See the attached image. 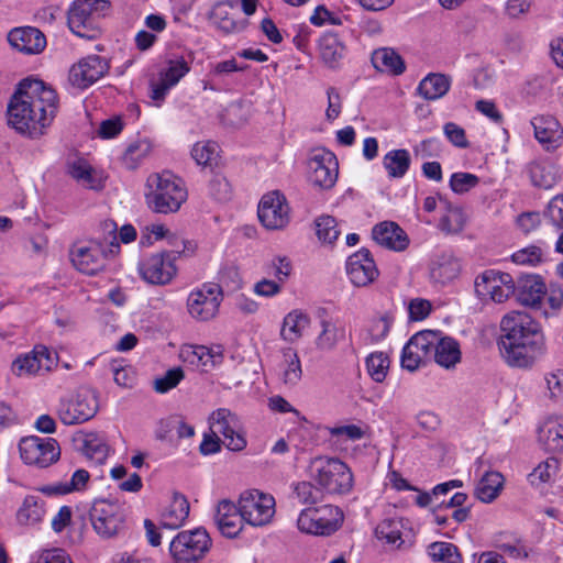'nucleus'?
I'll use <instances>...</instances> for the list:
<instances>
[{"mask_svg": "<svg viewBox=\"0 0 563 563\" xmlns=\"http://www.w3.org/2000/svg\"><path fill=\"white\" fill-rule=\"evenodd\" d=\"M58 111V97L52 86L37 78L21 80L8 103V124L16 132L36 139L44 134Z\"/></svg>", "mask_w": 563, "mask_h": 563, "instance_id": "1", "label": "nucleus"}, {"mask_svg": "<svg viewBox=\"0 0 563 563\" xmlns=\"http://www.w3.org/2000/svg\"><path fill=\"white\" fill-rule=\"evenodd\" d=\"M498 342L501 356L512 367L527 368L544 353L540 324L527 312L511 311L500 322Z\"/></svg>", "mask_w": 563, "mask_h": 563, "instance_id": "2", "label": "nucleus"}, {"mask_svg": "<svg viewBox=\"0 0 563 563\" xmlns=\"http://www.w3.org/2000/svg\"><path fill=\"white\" fill-rule=\"evenodd\" d=\"M310 470L312 478L329 494H347L353 487L351 470L336 457H317Z\"/></svg>", "mask_w": 563, "mask_h": 563, "instance_id": "3", "label": "nucleus"}, {"mask_svg": "<svg viewBox=\"0 0 563 563\" xmlns=\"http://www.w3.org/2000/svg\"><path fill=\"white\" fill-rule=\"evenodd\" d=\"M110 9L108 0H75L68 9V26L79 37L96 38L99 20Z\"/></svg>", "mask_w": 563, "mask_h": 563, "instance_id": "4", "label": "nucleus"}, {"mask_svg": "<svg viewBox=\"0 0 563 563\" xmlns=\"http://www.w3.org/2000/svg\"><path fill=\"white\" fill-rule=\"evenodd\" d=\"M125 511L118 501L96 499L89 510L95 532L102 539L114 538L125 528Z\"/></svg>", "mask_w": 563, "mask_h": 563, "instance_id": "5", "label": "nucleus"}, {"mask_svg": "<svg viewBox=\"0 0 563 563\" xmlns=\"http://www.w3.org/2000/svg\"><path fill=\"white\" fill-rule=\"evenodd\" d=\"M342 520L343 514L336 506L307 507L299 514L297 527L307 534L330 536L340 528Z\"/></svg>", "mask_w": 563, "mask_h": 563, "instance_id": "6", "label": "nucleus"}, {"mask_svg": "<svg viewBox=\"0 0 563 563\" xmlns=\"http://www.w3.org/2000/svg\"><path fill=\"white\" fill-rule=\"evenodd\" d=\"M222 301V286L216 283H205L189 294L187 310L192 319L208 322L218 316Z\"/></svg>", "mask_w": 563, "mask_h": 563, "instance_id": "7", "label": "nucleus"}, {"mask_svg": "<svg viewBox=\"0 0 563 563\" xmlns=\"http://www.w3.org/2000/svg\"><path fill=\"white\" fill-rule=\"evenodd\" d=\"M475 294L482 301L504 302L515 294L516 286L510 274L487 269L474 283Z\"/></svg>", "mask_w": 563, "mask_h": 563, "instance_id": "8", "label": "nucleus"}, {"mask_svg": "<svg viewBox=\"0 0 563 563\" xmlns=\"http://www.w3.org/2000/svg\"><path fill=\"white\" fill-rule=\"evenodd\" d=\"M98 408V393L91 388H80L71 399L60 404L58 416L64 424H78L93 418Z\"/></svg>", "mask_w": 563, "mask_h": 563, "instance_id": "9", "label": "nucleus"}, {"mask_svg": "<svg viewBox=\"0 0 563 563\" xmlns=\"http://www.w3.org/2000/svg\"><path fill=\"white\" fill-rule=\"evenodd\" d=\"M210 431L223 437V444L231 451L246 446L243 426L239 417L228 408H219L209 417Z\"/></svg>", "mask_w": 563, "mask_h": 563, "instance_id": "10", "label": "nucleus"}, {"mask_svg": "<svg viewBox=\"0 0 563 563\" xmlns=\"http://www.w3.org/2000/svg\"><path fill=\"white\" fill-rule=\"evenodd\" d=\"M240 511L245 521L254 527L269 523L275 514V499L257 489L245 490L239 499Z\"/></svg>", "mask_w": 563, "mask_h": 563, "instance_id": "11", "label": "nucleus"}, {"mask_svg": "<svg viewBox=\"0 0 563 563\" xmlns=\"http://www.w3.org/2000/svg\"><path fill=\"white\" fill-rule=\"evenodd\" d=\"M21 459L30 465L46 467L58 460L60 451L52 438L26 437L19 444Z\"/></svg>", "mask_w": 563, "mask_h": 563, "instance_id": "12", "label": "nucleus"}, {"mask_svg": "<svg viewBox=\"0 0 563 563\" xmlns=\"http://www.w3.org/2000/svg\"><path fill=\"white\" fill-rule=\"evenodd\" d=\"M261 223L268 230H282L290 221V208L287 199L278 190L265 194L257 210Z\"/></svg>", "mask_w": 563, "mask_h": 563, "instance_id": "13", "label": "nucleus"}, {"mask_svg": "<svg viewBox=\"0 0 563 563\" xmlns=\"http://www.w3.org/2000/svg\"><path fill=\"white\" fill-rule=\"evenodd\" d=\"M56 357L46 346H35L31 352L19 355L11 365V372L16 377L41 376L56 366Z\"/></svg>", "mask_w": 563, "mask_h": 563, "instance_id": "14", "label": "nucleus"}, {"mask_svg": "<svg viewBox=\"0 0 563 563\" xmlns=\"http://www.w3.org/2000/svg\"><path fill=\"white\" fill-rule=\"evenodd\" d=\"M178 358L192 368L208 373L223 363L224 350L222 345L183 344L178 351Z\"/></svg>", "mask_w": 563, "mask_h": 563, "instance_id": "15", "label": "nucleus"}, {"mask_svg": "<svg viewBox=\"0 0 563 563\" xmlns=\"http://www.w3.org/2000/svg\"><path fill=\"white\" fill-rule=\"evenodd\" d=\"M74 267L87 275H95L104 266V251L100 242L91 240L76 242L69 250Z\"/></svg>", "mask_w": 563, "mask_h": 563, "instance_id": "16", "label": "nucleus"}, {"mask_svg": "<svg viewBox=\"0 0 563 563\" xmlns=\"http://www.w3.org/2000/svg\"><path fill=\"white\" fill-rule=\"evenodd\" d=\"M338 161L335 155L324 148L313 151L309 159L310 181L320 188L329 189L338 178Z\"/></svg>", "mask_w": 563, "mask_h": 563, "instance_id": "17", "label": "nucleus"}, {"mask_svg": "<svg viewBox=\"0 0 563 563\" xmlns=\"http://www.w3.org/2000/svg\"><path fill=\"white\" fill-rule=\"evenodd\" d=\"M210 545L211 539L203 528L178 532V563H197Z\"/></svg>", "mask_w": 563, "mask_h": 563, "instance_id": "18", "label": "nucleus"}, {"mask_svg": "<svg viewBox=\"0 0 563 563\" xmlns=\"http://www.w3.org/2000/svg\"><path fill=\"white\" fill-rule=\"evenodd\" d=\"M108 62L98 55H89L73 65L69 80L73 86L85 89L95 84L108 71Z\"/></svg>", "mask_w": 563, "mask_h": 563, "instance_id": "19", "label": "nucleus"}, {"mask_svg": "<svg viewBox=\"0 0 563 563\" xmlns=\"http://www.w3.org/2000/svg\"><path fill=\"white\" fill-rule=\"evenodd\" d=\"M140 272L151 284H167L176 274V255L173 251L153 255L142 263Z\"/></svg>", "mask_w": 563, "mask_h": 563, "instance_id": "20", "label": "nucleus"}, {"mask_svg": "<svg viewBox=\"0 0 563 563\" xmlns=\"http://www.w3.org/2000/svg\"><path fill=\"white\" fill-rule=\"evenodd\" d=\"M346 274L351 283L357 287H365L377 278L378 269L368 250L361 249L349 256Z\"/></svg>", "mask_w": 563, "mask_h": 563, "instance_id": "21", "label": "nucleus"}, {"mask_svg": "<svg viewBox=\"0 0 563 563\" xmlns=\"http://www.w3.org/2000/svg\"><path fill=\"white\" fill-rule=\"evenodd\" d=\"M318 317L320 332L314 339L316 349L323 353L332 352L339 343L345 340V327L338 320L330 318L325 309H319Z\"/></svg>", "mask_w": 563, "mask_h": 563, "instance_id": "22", "label": "nucleus"}, {"mask_svg": "<svg viewBox=\"0 0 563 563\" xmlns=\"http://www.w3.org/2000/svg\"><path fill=\"white\" fill-rule=\"evenodd\" d=\"M8 41L13 48L26 55L38 54L46 46L45 35L38 29L32 26L11 30L8 34Z\"/></svg>", "mask_w": 563, "mask_h": 563, "instance_id": "23", "label": "nucleus"}, {"mask_svg": "<svg viewBox=\"0 0 563 563\" xmlns=\"http://www.w3.org/2000/svg\"><path fill=\"white\" fill-rule=\"evenodd\" d=\"M214 521L222 536L235 538L241 532L245 519L239 506L223 499L218 504Z\"/></svg>", "mask_w": 563, "mask_h": 563, "instance_id": "24", "label": "nucleus"}, {"mask_svg": "<svg viewBox=\"0 0 563 563\" xmlns=\"http://www.w3.org/2000/svg\"><path fill=\"white\" fill-rule=\"evenodd\" d=\"M372 236L378 244L396 252H401L409 245L407 233L393 221L376 224L372 230Z\"/></svg>", "mask_w": 563, "mask_h": 563, "instance_id": "25", "label": "nucleus"}, {"mask_svg": "<svg viewBox=\"0 0 563 563\" xmlns=\"http://www.w3.org/2000/svg\"><path fill=\"white\" fill-rule=\"evenodd\" d=\"M461 268L459 258L450 253H443L431 262L429 277L434 285L444 286L460 275Z\"/></svg>", "mask_w": 563, "mask_h": 563, "instance_id": "26", "label": "nucleus"}, {"mask_svg": "<svg viewBox=\"0 0 563 563\" xmlns=\"http://www.w3.org/2000/svg\"><path fill=\"white\" fill-rule=\"evenodd\" d=\"M517 299L523 305L533 309H540L542 300L547 295L545 284L539 276L529 275L521 277L516 287Z\"/></svg>", "mask_w": 563, "mask_h": 563, "instance_id": "27", "label": "nucleus"}, {"mask_svg": "<svg viewBox=\"0 0 563 563\" xmlns=\"http://www.w3.org/2000/svg\"><path fill=\"white\" fill-rule=\"evenodd\" d=\"M319 53L327 67L336 69L346 55V46L338 34L325 32L319 40Z\"/></svg>", "mask_w": 563, "mask_h": 563, "instance_id": "28", "label": "nucleus"}, {"mask_svg": "<svg viewBox=\"0 0 563 563\" xmlns=\"http://www.w3.org/2000/svg\"><path fill=\"white\" fill-rule=\"evenodd\" d=\"M69 175L82 187L100 190L104 185V176L95 169L86 159L76 158L68 163Z\"/></svg>", "mask_w": 563, "mask_h": 563, "instance_id": "29", "label": "nucleus"}, {"mask_svg": "<svg viewBox=\"0 0 563 563\" xmlns=\"http://www.w3.org/2000/svg\"><path fill=\"white\" fill-rule=\"evenodd\" d=\"M78 449L92 463L103 464L109 455L110 448L106 438L97 432L86 433L77 440Z\"/></svg>", "mask_w": 563, "mask_h": 563, "instance_id": "30", "label": "nucleus"}, {"mask_svg": "<svg viewBox=\"0 0 563 563\" xmlns=\"http://www.w3.org/2000/svg\"><path fill=\"white\" fill-rule=\"evenodd\" d=\"M539 441L549 452L563 450V417H551L539 428Z\"/></svg>", "mask_w": 563, "mask_h": 563, "instance_id": "31", "label": "nucleus"}, {"mask_svg": "<svg viewBox=\"0 0 563 563\" xmlns=\"http://www.w3.org/2000/svg\"><path fill=\"white\" fill-rule=\"evenodd\" d=\"M432 360L446 369L455 367L461 362V350L457 341L439 335Z\"/></svg>", "mask_w": 563, "mask_h": 563, "instance_id": "32", "label": "nucleus"}, {"mask_svg": "<svg viewBox=\"0 0 563 563\" xmlns=\"http://www.w3.org/2000/svg\"><path fill=\"white\" fill-rule=\"evenodd\" d=\"M176 84V64L169 60L167 68L162 69L150 82V98L157 104L164 100L170 88Z\"/></svg>", "mask_w": 563, "mask_h": 563, "instance_id": "33", "label": "nucleus"}, {"mask_svg": "<svg viewBox=\"0 0 563 563\" xmlns=\"http://www.w3.org/2000/svg\"><path fill=\"white\" fill-rule=\"evenodd\" d=\"M211 23L225 34L241 31L244 25L233 16V7L229 2L217 3L210 13Z\"/></svg>", "mask_w": 563, "mask_h": 563, "instance_id": "34", "label": "nucleus"}, {"mask_svg": "<svg viewBox=\"0 0 563 563\" xmlns=\"http://www.w3.org/2000/svg\"><path fill=\"white\" fill-rule=\"evenodd\" d=\"M534 136L541 144H552L556 142L562 130L559 121L552 115H538L531 120Z\"/></svg>", "mask_w": 563, "mask_h": 563, "instance_id": "35", "label": "nucleus"}, {"mask_svg": "<svg viewBox=\"0 0 563 563\" xmlns=\"http://www.w3.org/2000/svg\"><path fill=\"white\" fill-rule=\"evenodd\" d=\"M450 77L443 74H429L418 86V92L426 100H437L446 95L450 89Z\"/></svg>", "mask_w": 563, "mask_h": 563, "instance_id": "36", "label": "nucleus"}, {"mask_svg": "<svg viewBox=\"0 0 563 563\" xmlns=\"http://www.w3.org/2000/svg\"><path fill=\"white\" fill-rule=\"evenodd\" d=\"M372 64L377 70L391 75H400L406 68L400 55L391 48L376 49L372 55Z\"/></svg>", "mask_w": 563, "mask_h": 563, "instance_id": "37", "label": "nucleus"}, {"mask_svg": "<svg viewBox=\"0 0 563 563\" xmlns=\"http://www.w3.org/2000/svg\"><path fill=\"white\" fill-rule=\"evenodd\" d=\"M503 475L498 472H486L475 488V496L483 503H492L503 488Z\"/></svg>", "mask_w": 563, "mask_h": 563, "instance_id": "38", "label": "nucleus"}, {"mask_svg": "<svg viewBox=\"0 0 563 563\" xmlns=\"http://www.w3.org/2000/svg\"><path fill=\"white\" fill-rule=\"evenodd\" d=\"M309 323L310 319L306 313L292 310L284 318L280 335L288 342H295L302 335Z\"/></svg>", "mask_w": 563, "mask_h": 563, "instance_id": "39", "label": "nucleus"}, {"mask_svg": "<svg viewBox=\"0 0 563 563\" xmlns=\"http://www.w3.org/2000/svg\"><path fill=\"white\" fill-rule=\"evenodd\" d=\"M411 164L407 150L389 151L383 158V165L390 178H401L406 175Z\"/></svg>", "mask_w": 563, "mask_h": 563, "instance_id": "40", "label": "nucleus"}, {"mask_svg": "<svg viewBox=\"0 0 563 563\" xmlns=\"http://www.w3.org/2000/svg\"><path fill=\"white\" fill-rule=\"evenodd\" d=\"M45 515L43 500L37 496H26L16 512V519L22 525H35Z\"/></svg>", "mask_w": 563, "mask_h": 563, "instance_id": "41", "label": "nucleus"}, {"mask_svg": "<svg viewBox=\"0 0 563 563\" xmlns=\"http://www.w3.org/2000/svg\"><path fill=\"white\" fill-rule=\"evenodd\" d=\"M404 522L398 518H387L379 522L375 529L377 539L386 541L388 544L400 548L404 543L401 539V530Z\"/></svg>", "mask_w": 563, "mask_h": 563, "instance_id": "42", "label": "nucleus"}, {"mask_svg": "<svg viewBox=\"0 0 563 563\" xmlns=\"http://www.w3.org/2000/svg\"><path fill=\"white\" fill-rule=\"evenodd\" d=\"M528 170L532 184L537 187L549 189L556 183V173L550 163H531Z\"/></svg>", "mask_w": 563, "mask_h": 563, "instance_id": "43", "label": "nucleus"}, {"mask_svg": "<svg viewBox=\"0 0 563 563\" xmlns=\"http://www.w3.org/2000/svg\"><path fill=\"white\" fill-rule=\"evenodd\" d=\"M152 148V143L146 139L131 143L123 155L125 167L135 169L151 154Z\"/></svg>", "mask_w": 563, "mask_h": 563, "instance_id": "44", "label": "nucleus"}, {"mask_svg": "<svg viewBox=\"0 0 563 563\" xmlns=\"http://www.w3.org/2000/svg\"><path fill=\"white\" fill-rule=\"evenodd\" d=\"M559 471V461L555 457H549L541 462L528 475V479L532 486L539 487L549 483Z\"/></svg>", "mask_w": 563, "mask_h": 563, "instance_id": "45", "label": "nucleus"}, {"mask_svg": "<svg viewBox=\"0 0 563 563\" xmlns=\"http://www.w3.org/2000/svg\"><path fill=\"white\" fill-rule=\"evenodd\" d=\"M286 367L283 372V382L288 386H296L302 376V368L297 352L292 349L284 351Z\"/></svg>", "mask_w": 563, "mask_h": 563, "instance_id": "46", "label": "nucleus"}, {"mask_svg": "<svg viewBox=\"0 0 563 563\" xmlns=\"http://www.w3.org/2000/svg\"><path fill=\"white\" fill-rule=\"evenodd\" d=\"M440 332L432 330H424L411 336L410 341L412 346L420 352L427 362L432 360L435 344L438 342Z\"/></svg>", "mask_w": 563, "mask_h": 563, "instance_id": "47", "label": "nucleus"}, {"mask_svg": "<svg viewBox=\"0 0 563 563\" xmlns=\"http://www.w3.org/2000/svg\"><path fill=\"white\" fill-rule=\"evenodd\" d=\"M428 554L443 563H462V556L457 548L449 542H434L428 547Z\"/></svg>", "mask_w": 563, "mask_h": 563, "instance_id": "48", "label": "nucleus"}, {"mask_svg": "<svg viewBox=\"0 0 563 563\" xmlns=\"http://www.w3.org/2000/svg\"><path fill=\"white\" fill-rule=\"evenodd\" d=\"M89 477V473L86 470L80 468L73 474L70 481L49 486L47 489L49 493L56 495H65L71 492H78L86 487Z\"/></svg>", "mask_w": 563, "mask_h": 563, "instance_id": "49", "label": "nucleus"}, {"mask_svg": "<svg viewBox=\"0 0 563 563\" xmlns=\"http://www.w3.org/2000/svg\"><path fill=\"white\" fill-rule=\"evenodd\" d=\"M389 367V358L383 352H375L367 356L366 368L368 375L377 383L384 382Z\"/></svg>", "mask_w": 563, "mask_h": 563, "instance_id": "50", "label": "nucleus"}, {"mask_svg": "<svg viewBox=\"0 0 563 563\" xmlns=\"http://www.w3.org/2000/svg\"><path fill=\"white\" fill-rule=\"evenodd\" d=\"M314 223L317 236L324 243H333L341 233L336 220L331 216H321Z\"/></svg>", "mask_w": 563, "mask_h": 563, "instance_id": "51", "label": "nucleus"}, {"mask_svg": "<svg viewBox=\"0 0 563 563\" xmlns=\"http://www.w3.org/2000/svg\"><path fill=\"white\" fill-rule=\"evenodd\" d=\"M264 269L268 276L275 278L274 280L284 285L291 274L292 266L288 257L276 256L265 265Z\"/></svg>", "mask_w": 563, "mask_h": 563, "instance_id": "52", "label": "nucleus"}, {"mask_svg": "<svg viewBox=\"0 0 563 563\" xmlns=\"http://www.w3.org/2000/svg\"><path fill=\"white\" fill-rule=\"evenodd\" d=\"M147 191L164 192L174 195L176 191V183L172 172H163L161 174H152L146 181Z\"/></svg>", "mask_w": 563, "mask_h": 563, "instance_id": "53", "label": "nucleus"}, {"mask_svg": "<svg viewBox=\"0 0 563 563\" xmlns=\"http://www.w3.org/2000/svg\"><path fill=\"white\" fill-rule=\"evenodd\" d=\"M191 156L199 165H212L218 157V145L214 142H198L191 150Z\"/></svg>", "mask_w": 563, "mask_h": 563, "instance_id": "54", "label": "nucleus"}, {"mask_svg": "<svg viewBox=\"0 0 563 563\" xmlns=\"http://www.w3.org/2000/svg\"><path fill=\"white\" fill-rule=\"evenodd\" d=\"M209 195L217 201L225 202L232 197V188L229 180L216 174L209 181Z\"/></svg>", "mask_w": 563, "mask_h": 563, "instance_id": "55", "label": "nucleus"}, {"mask_svg": "<svg viewBox=\"0 0 563 563\" xmlns=\"http://www.w3.org/2000/svg\"><path fill=\"white\" fill-rule=\"evenodd\" d=\"M111 371L114 383L118 386L124 388H132L134 386L136 376L134 369L130 365H124L122 362L113 361L111 363Z\"/></svg>", "mask_w": 563, "mask_h": 563, "instance_id": "56", "label": "nucleus"}, {"mask_svg": "<svg viewBox=\"0 0 563 563\" xmlns=\"http://www.w3.org/2000/svg\"><path fill=\"white\" fill-rule=\"evenodd\" d=\"M439 228L448 234L461 232L464 228V218L461 209H450L448 213L440 219Z\"/></svg>", "mask_w": 563, "mask_h": 563, "instance_id": "57", "label": "nucleus"}, {"mask_svg": "<svg viewBox=\"0 0 563 563\" xmlns=\"http://www.w3.org/2000/svg\"><path fill=\"white\" fill-rule=\"evenodd\" d=\"M147 206L155 212L167 213L172 211V202L174 201V195L164 192L147 191L145 194Z\"/></svg>", "mask_w": 563, "mask_h": 563, "instance_id": "58", "label": "nucleus"}, {"mask_svg": "<svg viewBox=\"0 0 563 563\" xmlns=\"http://www.w3.org/2000/svg\"><path fill=\"white\" fill-rule=\"evenodd\" d=\"M479 183V178L470 173H454L450 178L451 189L459 195L470 191L476 187Z\"/></svg>", "mask_w": 563, "mask_h": 563, "instance_id": "59", "label": "nucleus"}, {"mask_svg": "<svg viewBox=\"0 0 563 563\" xmlns=\"http://www.w3.org/2000/svg\"><path fill=\"white\" fill-rule=\"evenodd\" d=\"M294 492L303 505H313L321 500L322 493L319 488L314 487L310 482H299L295 485Z\"/></svg>", "mask_w": 563, "mask_h": 563, "instance_id": "60", "label": "nucleus"}, {"mask_svg": "<svg viewBox=\"0 0 563 563\" xmlns=\"http://www.w3.org/2000/svg\"><path fill=\"white\" fill-rule=\"evenodd\" d=\"M543 252L539 246L530 245L515 252L511 260L516 264L534 266L542 262Z\"/></svg>", "mask_w": 563, "mask_h": 563, "instance_id": "61", "label": "nucleus"}, {"mask_svg": "<svg viewBox=\"0 0 563 563\" xmlns=\"http://www.w3.org/2000/svg\"><path fill=\"white\" fill-rule=\"evenodd\" d=\"M427 360L420 355V352L412 346V342L409 340L408 343L404 346L401 353V365L404 368L408 371H416L422 363H426Z\"/></svg>", "mask_w": 563, "mask_h": 563, "instance_id": "62", "label": "nucleus"}, {"mask_svg": "<svg viewBox=\"0 0 563 563\" xmlns=\"http://www.w3.org/2000/svg\"><path fill=\"white\" fill-rule=\"evenodd\" d=\"M168 230L163 224H150L141 231L140 244L142 246H151L154 242L164 239Z\"/></svg>", "mask_w": 563, "mask_h": 563, "instance_id": "63", "label": "nucleus"}, {"mask_svg": "<svg viewBox=\"0 0 563 563\" xmlns=\"http://www.w3.org/2000/svg\"><path fill=\"white\" fill-rule=\"evenodd\" d=\"M544 216L555 228H563V195L550 200Z\"/></svg>", "mask_w": 563, "mask_h": 563, "instance_id": "64", "label": "nucleus"}]
</instances>
